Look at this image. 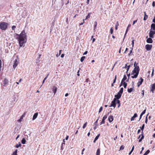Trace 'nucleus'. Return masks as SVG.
<instances>
[{
	"label": "nucleus",
	"instance_id": "nucleus-1",
	"mask_svg": "<svg viewBox=\"0 0 155 155\" xmlns=\"http://www.w3.org/2000/svg\"><path fill=\"white\" fill-rule=\"evenodd\" d=\"M15 37L18 39L20 47L26 42L27 36L24 30L22 31L20 35L16 34Z\"/></svg>",
	"mask_w": 155,
	"mask_h": 155
},
{
	"label": "nucleus",
	"instance_id": "nucleus-2",
	"mask_svg": "<svg viewBox=\"0 0 155 155\" xmlns=\"http://www.w3.org/2000/svg\"><path fill=\"white\" fill-rule=\"evenodd\" d=\"M138 64V63L136 64V67L132 71L131 75L133 74L134 75L132 76L131 77L133 78H136L138 75L140 71V68L139 66L137 65Z\"/></svg>",
	"mask_w": 155,
	"mask_h": 155
},
{
	"label": "nucleus",
	"instance_id": "nucleus-3",
	"mask_svg": "<svg viewBox=\"0 0 155 155\" xmlns=\"http://www.w3.org/2000/svg\"><path fill=\"white\" fill-rule=\"evenodd\" d=\"M8 23L5 22H2L0 23V29L2 30H5L8 26Z\"/></svg>",
	"mask_w": 155,
	"mask_h": 155
},
{
	"label": "nucleus",
	"instance_id": "nucleus-4",
	"mask_svg": "<svg viewBox=\"0 0 155 155\" xmlns=\"http://www.w3.org/2000/svg\"><path fill=\"white\" fill-rule=\"evenodd\" d=\"M116 98H114L113 101L111 102L110 105L109 106L110 107H113L115 108L116 107Z\"/></svg>",
	"mask_w": 155,
	"mask_h": 155
},
{
	"label": "nucleus",
	"instance_id": "nucleus-5",
	"mask_svg": "<svg viewBox=\"0 0 155 155\" xmlns=\"http://www.w3.org/2000/svg\"><path fill=\"white\" fill-rule=\"evenodd\" d=\"M155 34V31H153L150 30L149 32V37L151 38H153V35Z\"/></svg>",
	"mask_w": 155,
	"mask_h": 155
},
{
	"label": "nucleus",
	"instance_id": "nucleus-6",
	"mask_svg": "<svg viewBox=\"0 0 155 155\" xmlns=\"http://www.w3.org/2000/svg\"><path fill=\"white\" fill-rule=\"evenodd\" d=\"M107 115H105L103 117L102 121L100 123V125L105 123V122L104 120L107 118Z\"/></svg>",
	"mask_w": 155,
	"mask_h": 155
},
{
	"label": "nucleus",
	"instance_id": "nucleus-7",
	"mask_svg": "<svg viewBox=\"0 0 155 155\" xmlns=\"http://www.w3.org/2000/svg\"><path fill=\"white\" fill-rule=\"evenodd\" d=\"M152 45H147L145 46V48L147 51L150 50L152 48Z\"/></svg>",
	"mask_w": 155,
	"mask_h": 155
},
{
	"label": "nucleus",
	"instance_id": "nucleus-8",
	"mask_svg": "<svg viewBox=\"0 0 155 155\" xmlns=\"http://www.w3.org/2000/svg\"><path fill=\"white\" fill-rule=\"evenodd\" d=\"M122 94L120 93L119 92H118L117 94L115 95V98H116L117 100H119L121 97Z\"/></svg>",
	"mask_w": 155,
	"mask_h": 155
},
{
	"label": "nucleus",
	"instance_id": "nucleus-9",
	"mask_svg": "<svg viewBox=\"0 0 155 155\" xmlns=\"http://www.w3.org/2000/svg\"><path fill=\"white\" fill-rule=\"evenodd\" d=\"M143 79L142 78H141L139 79L138 82L137 84V86L139 87L142 83L143 82Z\"/></svg>",
	"mask_w": 155,
	"mask_h": 155
},
{
	"label": "nucleus",
	"instance_id": "nucleus-10",
	"mask_svg": "<svg viewBox=\"0 0 155 155\" xmlns=\"http://www.w3.org/2000/svg\"><path fill=\"white\" fill-rule=\"evenodd\" d=\"M8 80L6 78H5L4 80L3 81V86H5L6 85H7L8 84Z\"/></svg>",
	"mask_w": 155,
	"mask_h": 155
},
{
	"label": "nucleus",
	"instance_id": "nucleus-11",
	"mask_svg": "<svg viewBox=\"0 0 155 155\" xmlns=\"http://www.w3.org/2000/svg\"><path fill=\"white\" fill-rule=\"evenodd\" d=\"M109 121L110 122H112L114 120V117L112 115H110L108 117V118Z\"/></svg>",
	"mask_w": 155,
	"mask_h": 155
},
{
	"label": "nucleus",
	"instance_id": "nucleus-12",
	"mask_svg": "<svg viewBox=\"0 0 155 155\" xmlns=\"http://www.w3.org/2000/svg\"><path fill=\"white\" fill-rule=\"evenodd\" d=\"M18 62L17 61V60H15V63L13 65V68L15 69L17 65H18Z\"/></svg>",
	"mask_w": 155,
	"mask_h": 155
},
{
	"label": "nucleus",
	"instance_id": "nucleus-13",
	"mask_svg": "<svg viewBox=\"0 0 155 155\" xmlns=\"http://www.w3.org/2000/svg\"><path fill=\"white\" fill-rule=\"evenodd\" d=\"M137 117V114L136 113L134 114V115L131 118V121H132L134 120L135 118Z\"/></svg>",
	"mask_w": 155,
	"mask_h": 155
},
{
	"label": "nucleus",
	"instance_id": "nucleus-14",
	"mask_svg": "<svg viewBox=\"0 0 155 155\" xmlns=\"http://www.w3.org/2000/svg\"><path fill=\"white\" fill-rule=\"evenodd\" d=\"M147 42L148 43H152L153 42V40L151 38H149L147 40Z\"/></svg>",
	"mask_w": 155,
	"mask_h": 155
},
{
	"label": "nucleus",
	"instance_id": "nucleus-15",
	"mask_svg": "<svg viewBox=\"0 0 155 155\" xmlns=\"http://www.w3.org/2000/svg\"><path fill=\"white\" fill-rule=\"evenodd\" d=\"M57 90V87L55 86H53L52 88V91L53 92L54 94H55L56 93Z\"/></svg>",
	"mask_w": 155,
	"mask_h": 155
},
{
	"label": "nucleus",
	"instance_id": "nucleus-16",
	"mask_svg": "<svg viewBox=\"0 0 155 155\" xmlns=\"http://www.w3.org/2000/svg\"><path fill=\"white\" fill-rule=\"evenodd\" d=\"M41 56V55L39 54V57H38V58L36 59V63H38L40 62V59Z\"/></svg>",
	"mask_w": 155,
	"mask_h": 155
},
{
	"label": "nucleus",
	"instance_id": "nucleus-17",
	"mask_svg": "<svg viewBox=\"0 0 155 155\" xmlns=\"http://www.w3.org/2000/svg\"><path fill=\"white\" fill-rule=\"evenodd\" d=\"M155 30V23L152 24L151 25V30Z\"/></svg>",
	"mask_w": 155,
	"mask_h": 155
},
{
	"label": "nucleus",
	"instance_id": "nucleus-18",
	"mask_svg": "<svg viewBox=\"0 0 155 155\" xmlns=\"http://www.w3.org/2000/svg\"><path fill=\"white\" fill-rule=\"evenodd\" d=\"M38 115V113H35L34 115H33V118H32V120H35L37 117Z\"/></svg>",
	"mask_w": 155,
	"mask_h": 155
},
{
	"label": "nucleus",
	"instance_id": "nucleus-19",
	"mask_svg": "<svg viewBox=\"0 0 155 155\" xmlns=\"http://www.w3.org/2000/svg\"><path fill=\"white\" fill-rule=\"evenodd\" d=\"M144 17L143 19L144 21H145L147 19L148 16L147 15H146L145 12H144Z\"/></svg>",
	"mask_w": 155,
	"mask_h": 155
},
{
	"label": "nucleus",
	"instance_id": "nucleus-20",
	"mask_svg": "<svg viewBox=\"0 0 155 155\" xmlns=\"http://www.w3.org/2000/svg\"><path fill=\"white\" fill-rule=\"evenodd\" d=\"M130 65L127 66V64H126L125 66L124 67V68H127V71H126V73H127V72L129 69V68H130Z\"/></svg>",
	"mask_w": 155,
	"mask_h": 155
},
{
	"label": "nucleus",
	"instance_id": "nucleus-21",
	"mask_svg": "<svg viewBox=\"0 0 155 155\" xmlns=\"http://www.w3.org/2000/svg\"><path fill=\"white\" fill-rule=\"evenodd\" d=\"M126 80H127V77H126V75L124 74V77H123V78L122 79L121 81H122V82H125L124 81H125Z\"/></svg>",
	"mask_w": 155,
	"mask_h": 155
},
{
	"label": "nucleus",
	"instance_id": "nucleus-22",
	"mask_svg": "<svg viewBox=\"0 0 155 155\" xmlns=\"http://www.w3.org/2000/svg\"><path fill=\"white\" fill-rule=\"evenodd\" d=\"M117 103L118 104V107L119 108L120 106V101L119 100L116 99V104Z\"/></svg>",
	"mask_w": 155,
	"mask_h": 155
},
{
	"label": "nucleus",
	"instance_id": "nucleus-23",
	"mask_svg": "<svg viewBox=\"0 0 155 155\" xmlns=\"http://www.w3.org/2000/svg\"><path fill=\"white\" fill-rule=\"evenodd\" d=\"M100 149L98 148L97 149L96 153V155H100Z\"/></svg>",
	"mask_w": 155,
	"mask_h": 155
},
{
	"label": "nucleus",
	"instance_id": "nucleus-24",
	"mask_svg": "<svg viewBox=\"0 0 155 155\" xmlns=\"http://www.w3.org/2000/svg\"><path fill=\"white\" fill-rule=\"evenodd\" d=\"M21 146V144L20 142H19L18 143V144H17L15 146V147L17 148H18L19 147H20Z\"/></svg>",
	"mask_w": 155,
	"mask_h": 155
},
{
	"label": "nucleus",
	"instance_id": "nucleus-25",
	"mask_svg": "<svg viewBox=\"0 0 155 155\" xmlns=\"http://www.w3.org/2000/svg\"><path fill=\"white\" fill-rule=\"evenodd\" d=\"M131 25L130 24H129L128 25L127 28V29H126V32H125V34L124 35V37L125 36V35H126L128 31V28H129V27H130V26H131Z\"/></svg>",
	"mask_w": 155,
	"mask_h": 155
},
{
	"label": "nucleus",
	"instance_id": "nucleus-26",
	"mask_svg": "<svg viewBox=\"0 0 155 155\" xmlns=\"http://www.w3.org/2000/svg\"><path fill=\"white\" fill-rule=\"evenodd\" d=\"M141 136H141V138L139 140V142H140L142 141V140L144 138V136L143 135V134H141Z\"/></svg>",
	"mask_w": 155,
	"mask_h": 155
},
{
	"label": "nucleus",
	"instance_id": "nucleus-27",
	"mask_svg": "<svg viewBox=\"0 0 155 155\" xmlns=\"http://www.w3.org/2000/svg\"><path fill=\"white\" fill-rule=\"evenodd\" d=\"M24 116L23 115H22L20 119L18 120V122H21L23 119V118Z\"/></svg>",
	"mask_w": 155,
	"mask_h": 155
},
{
	"label": "nucleus",
	"instance_id": "nucleus-28",
	"mask_svg": "<svg viewBox=\"0 0 155 155\" xmlns=\"http://www.w3.org/2000/svg\"><path fill=\"white\" fill-rule=\"evenodd\" d=\"M26 141L25 139V138H23L21 140V143L23 144H24L25 143Z\"/></svg>",
	"mask_w": 155,
	"mask_h": 155
},
{
	"label": "nucleus",
	"instance_id": "nucleus-29",
	"mask_svg": "<svg viewBox=\"0 0 155 155\" xmlns=\"http://www.w3.org/2000/svg\"><path fill=\"white\" fill-rule=\"evenodd\" d=\"M145 125L144 124H143L142 127H140V128L141 129V130H142V133H143V130L144 127Z\"/></svg>",
	"mask_w": 155,
	"mask_h": 155
},
{
	"label": "nucleus",
	"instance_id": "nucleus-30",
	"mask_svg": "<svg viewBox=\"0 0 155 155\" xmlns=\"http://www.w3.org/2000/svg\"><path fill=\"white\" fill-rule=\"evenodd\" d=\"M133 89L132 88H128L127 89V91L129 93H131L133 91Z\"/></svg>",
	"mask_w": 155,
	"mask_h": 155
},
{
	"label": "nucleus",
	"instance_id": "nucleus-31",
	"mask_svg": "<svg viewBox=\"0 0 155 155\" xmlns=\"http://www.w3.org/2000/svg\"><path fill=\"white\" fill-rule=\"evenodd\" d=\"M17 149H16L15 151L13 152L12 155H18L17 154Z\"/></svg>",
	"mask_w": 155,
	"mask_h": 155
},
{
	"label": "nucleus",
	"instance_id": "nucleus-32",
	"mask_svg": "<svg viewBox=\"0 0 155 155\" xmlns=\"http://www.w3.org/2000/svg\"><path fill=\"white\" fill-rule=\"evenodd\" d=\"M127 76H128V78L127 79V80H126V81L127 82H128L129 81L130 74H127Z\"/></svg>",
	"mask_w": 155,
	"mask_h": 155
},
{
	"label": "nucleus",
	"instance_id": "nucleus-33",
	"mask_svg": "<svg viewBox=\"0 0 155 155\" xmlns=\"http://www.w3.org/2000/svg\"><path fill=\"white\" fill-rule=\"evenodd\" d=\"M150 152L149 150H147L143 154V155H147Z\"/></svg>",
	"mask_w": 155,
	"mask_h": 155
},
{
	"label": "nucleus",
	"instance_id": "nucleus-34",
	"mask_svg": "<svg viewBox=\"0 0 155 155\" xmlns=\"http://www.w3.org/2000/svg\"><path fill=\"white\" fill-rule=\"evenodd\" d=\"M85 58V56H82L81 58L80 61L81 62H83L84 59Z\"/></svg>",
	"mask_w": 155,
	"mask_h": 155
},
{
	"label": "nucleus",
	"instance_id": "nucleus-35",
	"mask_svg": "<svg viewBox=\"0 0 155 155\" xmlns=\"http://www.w3.org/2000/svg\"><path fill=\"white\" fill-rule=\"evenodd\" d=\"M123 85H124V88H126L127 85V84L125 82H124L123 83Z\"/></svg>",
	"mask_w": 155,
	"mask_h": 155
},
{
	"label": "nucleus",
	"instance_id": "nucleus-36",
	"mask_svg": "<svg viewBox=\"0 0 155 155\" xmlns=\"http://www.w3.org/2000/svg\"><path fill=\"white\" fill-rule=\"evenodd\" d=\"M91 14V13H89L88 14V15L86 16V18L85 20H86L87 19L89 18L90 17V15Z\"/></svg>",
	"mask_w": 155,
	"mask_h": 155
},
{
	"label": "nucleus",
	"instance_id": "nucleus-37",
	"mask_svg": "<svg viewBox=\"0 0 155 155\" xmlns=\"http://www.w3.org/2000/svg\"><path fill=\"white\" fill-rule=\"evenodd\" d=\"M123 87H122L120 88V89L119 92L120 93L122 94L123 93Z\"/></svg>",
	"mask_w": 155,
	"mask_h": 155
},
{
	"label": "nucleus",
	"instance_id": "nucleus-38",
	"mask_svg": "<svg viewBox=\"0 0 155 155\" xmlns=\"http://www.w3.org/2000/svg\"><path fill=\"white\" fill-rule=\"evenodd\" d=\"M133 50V48H131V50L130 51V53H129L128 54L129 56H130L133 55V54L132 53V51Z\"/></svg>",
	"mask_w": 155,
	"mask_h": 155
},
{
	"label": "nucleus",
	"instance_id": "nucleus-39",
	"mask_svg": "<svg viewBox=\"0 0 155 155\" xmlns=\"http://www.w3.org/2000/svg\"><path fill=\"white\" fill-rule=\"evenodd\" d=\"M87 125V122H86L84 124V125H83V129H84L86 127Z\"/></svg>",
	"mask_w": 155,
	"mask_h": 155
},
{
	"label": "nucleus",
	"instance_id": "nucleus-40",
	"mask_svg": "<svg viewBox=\"0 0 155 155\" xmlns=\"http://www.w3.org/2000/svg\"><path fill=\"white\" fill-rule=\"evenodd\" d=\"M97 22L95 21L94 22V30H95V28H96V27L97 26Z\"/></svg>",
	"mask_w": 155,
	"mask_h": 155
},
{
	"label": "nucleus",
	"instance_id": "nucleus-41",
	"mask_svg": "<svg viewBox=\"0 0 155 155\" xmlns=\"http://www.w3.org/2000/svg\"><path fill=\"white\" fill-rule=\"evenodd\" d=\"M118 25H119V24L118 23V22H117V24L116 25L115 28V29L116 30H117V27H118Z\"/></svg>",
	"mask_w": 155,
	"mask_h": 155
},
{
	"label": "nucleus",
	"instance_id": "nucleus-42",
	"mask_svg": "<svg viewBox=\"0 0 155 155\" xmlns=\"http://www.w3.org/2000/svg\"><path fill=\"white\" fill-rule=\"evenodd\" d=\"M100 136V134H98L95 137V139L96 140H97L98 139V138Z\"/></svg>",
	"mask_w": 155,
	"mask_h": 155
},
{
	"label": "nucleus",
	"instance_id": "nucleus-43",
	"mask_svg": "<svg viewBox=\"0 0 155 155\" xmlns=\"http://www.w3.org/2000/svg\"><path fill=\"white\" fill-rule=\"evenodd\" d=\"M146 110V109L144 110L141 113V114H142V115H143L145 113Z\"/></svg>",
	"mask_w": 155,
	"mask_h": 155
},
{
	"label": "nucleus",
	"instance_id": "nucleus-44",
	"mask_svg": "<svg viewBox=\"0 0 155 155\" xmlns=\"http://www.w3.org/2000/svg\"><path fill=\"white\" fill-rule=\"evenodd\" d=\"M113 32V30L112 28H111L110 29V33L111 34H112Z\"/></svg>",
	"mask_w": 155,
	"mask_h": 155
},
{
	"label": "nucleus",
	"instance_id": "nucleus-45",
	"mask_svg": "<svg viewBox=\"0 0 155 155\" xmlns=\"http://www.w3.org/2000/svg\"><path fill=\"white\" fill-rule=\"evenodd\" d=\"M117 79V75H116L115 77V78L114 80L113 83H114L116 82V79Z\"/></svg>",
	"mask_w": 155,
	"mask_h": 155
},
{
	"label": "nucleus",
	"instance_id": "nucleus-46",
	"mask_svg": "<svg viewBox=\"0 0 155 155\" xmlns=\"http://www.w3.org/2000/svg\"><path fill=\"white\" fill-rule=\"evenodd\" d=\"M148 115V114H147V116L146 117L145 120V123L146 124H147V122L148 119H147V116Z\"/></svg>",
	"mask_w": 155,
	"mask_h": 155
},
{
	"label": "nucleus",
	"instance_id": "nucleus-47",
	"mask_svg": "<svg viewBox=\"0 0 155 155\" xmlns=\"http://www.w3.org/2000/svg\"><path fill=\"white\" fill-rule=\"evenodd\" d=\"M124 146L122 145L120 147V150H123L124 149Z\"/></svg>",
	"mask_w": 155,
	"mask_h": 155
},
{
	"label": "nucleus",
	"instance_id": "nucleus-48",
	"mask_svg": "<svg viewBox=\"0 0 155 155\" xmlns=\"http://www.w3.org/2000/svg\"><path fill=\"white\" fill-rule=\"evenodd\" d=\"M154 90V87H153L152 86V88L151 89V91L152 93H153V91Z\"/></svg>",
	"mask_w": 155,
	"mask_h": 155
},
{
	"label": "nucleus",
	"instance_id": "nucleus-49",
	"mask_svg": "<svg viewBox=\"0 0 155 155\" xmlns=\"http://www.w3.org/2000/svg\"><path fill=\"white\" fill-rule=\"evenodd\" d=\"M16 27L15 26L13 25L12 27V30H14L16 28Z\"/></svg>",
	"mask_w": 155,
	"mask_h": 155
},
{
	"label": "nucleus",
	"instance_id": "nucleus-50",
	"mask_svg": "<svg viewBox=\"0 0 155 155\" xmlns=\"http://www.w3.org/2000/svg\"><path fill=\"white\" fill-rule=\"evenodd\" d=\"M102 109H103L102 107H101L99 109V113H100L102 110Z\"/></svg>",
	"mask_w": 155,
	"mask_h": 155
},
{
	"label": "nucleus",
	"instance_id": "nucleus-51",
	"mask_svg": "<svg viewBox=\"0 0 155 155\" xmlns=\"http://www.w3.org/2000/svg\"><path fill=\"white\" fill-rule=\"evenodd\" d=\"M99 119V118L98 117L94 123L95 125H96V126L97 125V124L98 121Z\"/></svg>",
	"mask_w": 155,
	"mask_h": 155
},
{
	"label": "nucleus",
	"instance_id": "nucleus-52",
	"mask_svg": "<svg viewBox=\"0 0 155 155\" xmlns=\"http://www.w3.org/2000/svg\"><path fill=\"white\" fill-rule=\"evenodd\" d=\"M1 65H2V61L1 60H0V71L1 70Z\"/></svg>",
	"mask_w": 155,
	"mask_h": 155
},
{
	"label": "nucleus",
	"instance_id": "nucleus-53",
	"mask_svg": "<svg viewBox=\"0 0 155 155\" xmlns=\"http://www.w3.org/2000/svg\"><path fill=\"white\" fill-rule=\"evenodd\" d=\"M46 79V78H45L44 80H43V81H42V84H43L45 81V80Z\"/></svg>",
	"mask_w": 155,
	"mask_h": 155
},
{
	"label": "nucleus",
	"instance_id": "nucleus-54",
	"mask_svg": "<svg viewBox=\"0 0 155 155\" xmlns=\"http://www.w3.org/2000/svg\"><path fill=\"white\" fill-rule=\"evenodd\" d=\"M134 40H133L132 41V47H133L134 46Z\"/></svg>",
	"mask_w": 155,
	"mask_h": 155
},
{
	"label": "nucleus",
	"instance_id": "nucleus-55",
	"mask_svg": "<svg viewBox=\"0 0 155 155\" xmlns=\"http://www.w3.org/2000/svg\"><path fill=\"white\" fill-rule=\"evenodd\" d=\"M153 72H154V69H153L152 70V72L151 74V76L152 77L153 75Z\"/></svg>",
	"mask_w": 155,
	"mask_h": 155
},
{
	"label": "nucleus",
	"instance_id": "nucleus-56",
	"mask_svg": "<svg viewBox=\"0 0 155 155\" xmlns=\"http://www.w3.org/2000/svg\"><path fill=\"white\" fill-rule=\"evenodd\" d=\"M87 51H86L83 53V55H85V54H87Z\"/></svg>",
	"mask_w": 155,
	"mask_h": 155
},
{
	"label": "nucleus",
	"instance_id": "nucleus-57",
	"mask_svg": "<svg viewBox=\"0 0 155 155\" xmlns=\"http://www.w3.org/2000/svg\"><path fill=\"white\" fill-rule=\"evenodd\" d=\"M85 150V149L84 148H83V150H82V152H81V154L82 155H83V152Z\"/></svg>",
	"mask_w": 155,
	"mask_h": 155
},
{
	"label": "nucleus",
	"instance_id": "nucleus-58",
	"mask_svg": "<svg viewBox=\"0 0 155 155\" xmlns=\"http://www.w3.org/2000/svg\"><path fill=\"white\" fill-rule=\"evenodd\" d=\"M137 20H135V21H134L133 22V25H134L135 24V23L137 22Z\"/></svg>",
	"mask_w": 155,
	"mask_h": 155
},
{
	"label": "nucleus",
	"instance_id": "nucleus-59",
	"mask_svg": "<svg viewBox=\"0 0 155 155\" xmlns=\"http://www.w3.org/2000/svg\"><path fill=\"white\" fill-rule=\"evenodd\" d=\"M19 136H20V135L19 134L18 135V136H17V137L16 138V140H17V139L19 137Z\"/></svg>",
	"mask_w": 155,
	"mask_h": 155
},
{
	"label": "nucleus",
	"instance_id": "nucleus-60",
	"mask_svg": "<svg viewBox=\"0 0 155 155\" xmlns=\"http://www.w3.org/2000/svg\"><path fill=\"white\" fill-rule=\"evenodd\" d=\"M152 6L153 7L155 6V2L154 1L152 3Z\"/></svg>",
	"mask_w": 155,
	"mask_h": 155
},
{
	"label": "nucleus",
	"instance_id": "nucleus-61",
	"mask_svg": "<svg viewBox=\"0 0 155 155\" xmlns=\"http://www.w3.org/2000/svg\"><path fill=\"white\" fill-rule=\"evenodd\" d=\"M90 0H87V5H88L89 3Z\"/></svg>",
	"mask_w": 155,
	"mask_h": 155
},
{
	"label": "nucleus",
	"instance_id": "nucleus-62",
	"mask_svg": "<svg viewBox=\"0 0 155 155\" xmlns=\"http://www.w3.org/2000/svg\"><path fill=\"white\" fill-rule=\"evenodd\" d=\"M123 82H122V81H121L120 85V87L123 84Z\"/></svg>",
	"mask_w": 155,
	"mask_h": 155
},
{
	"label": "nucleus",
	"instance_id": "nucleus-63",
	"mask_svg": "<svg viewBox=\"0 0 155 155\" xmlns=\"http://www.w3.org/2000/svg\"><path fill=\"white\" fill-rule=\"evenodd\" d=\"M153 22L155 23V16L154 17V18L153 20Z\"/></svg>",
	"mask_w": 155,
	"mask_h": 155
},
{
	"label": "nucleus",
	"instance_id": "nucleus-64",
	"mask_svg": "<svg viewBox=\"0 0 155 155\" xmlns=\"http://www.w3.org/2000/svg\"><path fill=\"white\" fill-rule=\"evenodd\" d=\"M152 86L154 87V89H155V83L153 84L152 85Z\"/></svg>",
	"mask_w": 155,
	"mask_h": 155
}]
</instances>
